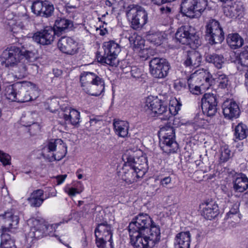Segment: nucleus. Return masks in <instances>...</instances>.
<instances>
[{"label":"nucleus","mask_w":248,"mask_h":248,"mask_svg":"<svg viewBox=\"0 0 248 248\" xmlns=\"http://www.w3.org/2000/svg\"><path fill=\"white\" fill-rule=\"evenodd\" d=\"M34 54L31 51L20 50L15 46L8 47L0 56L1 64L6 67L12 68L16 76L24 77L26 68L24 64V59L30 60L34 58Z\"/></svg>","instance_id":"nucleus-1"},{"label":"nucleus","mask_w":248,"mask_h":248,"mask_svg":"<svg viewBox=\"0 0 248 248\" xmlns=\"http://www.w3.org/2000/svg\"><path fill=\"white\" fill-rule=\"evenodd\" d=\"M181 103L175 97L170 100L169 108L166 103L153 96L146 97L143 102L144 109L153 116H161L163 120H169L172 115H176L180 110Z\"/></svg>","instance_id":"nucleus-2"},{"label":"nucleus","mask_w":248,"mask_h":248,"mask_svg":"<svg viewBox=\"0 0 248 248\" xmlns=\"http://www.w3.org/2000/svg\"><path fill=\"white\" fill-rule=\"evenodd\" d=\"M81 90L92 96H98L104 92V80L93 72H83L80 76Z\"/></svg>","instance_id":"nucleus-3"},{"label":"nucleus","mask_w":248,"mask_h":248,"mask_svg":"<svg viewBox=\"0 0 248 248\" xmlns=\"http://www.w3.org/2000/svg\"><path fill=\"white\" fill-rule=\"evenodd\" d=\"M32 223L30 231L26 235V238L27 242L30 244L33 242L34 240L41 238L44 236H58L55 234L56 229L62 223L68 222V220L60 222L59 223L46 225L36 219H32L29 221V223Z\"/></svg>","instance_id":"nucleus-4"},{"label":"nucleus","mask_w":248,"mask_h":248,"mask_svg":"<svg viewBox=\"0 0 248 248\" xmlns=\"http://www.w3.org/2000/svg\"><path fill=\"white\" fill-rule=\"evenodd\" d=\"M211 75L206 70L200 69L192 74L187 79L189 90L199 95L208 90L212 84Z\"/></svg>","instance_id":"nucleus-5"},{"label":"nucleus","mask_w":248,"mask_h":248,"mask_svg":"<svg viewBox=\"0 0 248 248\" xmlns=\"http://www.w3.org/2000/svg\"><path fill=\"white\" fill-rule=\"evenodd\" d=\"M131 243L134 248H153L160 239V232L156 227L151 232H129Z\"/></svg>","instance_id":"nucleus-6"},{"label":"nucleus","mask_w":248,"mask_h":248,"mask_svg":"<svg viewBox=\"0 0 248 248\" xmlns=\"http://www.w3.org/2000/svg\"><path fill=\"white\" fill-rule=\"evenodd\" d=\"M44 158L49 161L60 160L67 153V146L60 139L52 140L45 143L41 149Z\"/></svg>","instance_id":"nucleus-7"},{"label":"nucleus","mask_w":248,"mask_h":248,"mask_svg":"<svg viewBox=\"0 0 248 248\" xmlns=\"http://www.w3.org/2000/svg\"><path fill=\"white\" fill-rule=\"evenodd\" d=\"M156 227L160 232V227L155 223L149 215L140 213L135 217L128 225L129 232H151V229Z\"/></svg>","instance_id":"nucleus-8"},{"label":"nucleus","mask_w":248,"mask_h":248,"mask_svg":"<svg viewBox=\"0 0 248 248\" xmlns=\"http://www.w3.org/2000/svg\"><path fill=\"white\" fill-rule=\"evenodd\" d=\"M123 160L124 162L125 170H141L142 168L140 166L147 162V159L143 152L140 149H130L127 150L123 155Z\"/></svg>","instance_id":"nucleus-9"},{"label":"nucleus","mask_w":248,"mask_h":248,"mask_svg":"<svg viewBox=\"0 0 248 248\" xmlns=\"http://www.w3.org/2000/svg\"><path fill=\"white\" fill-rule=\"evenodd\" d=\"M104 56H97V61L103 64H106L112 66L118 64L117 57L121 51L120 45L114 41H109L103 44Z\"/></svg>","instance_id":"nucleus-10"},{"label":"nucleus","mask_w":248,"mask_h":248,"mask_svg":"<svg viewBox=\"0 0 248 248\" xmlns=\"http://www.w3.org/2000/svg\"><path fill=\"white\" fill-rule=\"evenodd\" d=\"M158 135L160 146L164 152L170 154L177 151L178 144L175 141V133L172 127L166 126L162 127Z\"/></svg>","instance_id":"nucleus-11"},{"label":"nucleus","mask_w":248,"mask_h":248,"mask_svg":"<svg viewBox=\"0 0 248 248\" xmlns=\"http://www.w3.org/2000/svg\"><path fill=\"white\" fill-rule=\"evenodd\" d=\"M207 6V0H184L181 6L182 13L190 18L201 16Z\"/></svg>","instance_id":"nucleus-12"},{"label":"nucleus","mask_w":248,"mask_h":248,"mask_svg":"<svg viewBox=\"0 0 248 248\" xmlns=\"http://www.w3.org/2000/svg\"><path fill=\"white\" fill-rule=\"evenodd\" d=\"M126 15L131 20L133 28L138 29L143 26L147 22L148 14L144 8L137 5H130L127 7Z\"/></svg>","instance_id":"nucleus-13"},{"label":"nucleus","mask_w":248,"mask_h":248,"mask_svg":"<svg viewBox=\"0 0 248 248\" xmlns=\"http://www.w3.org/2000/svg\"><path fill=\"white\" fill-rule=\"evenodd\" d=\"M20 215L19 211L11 209L0 215V230L6 231L17 228Z\"/></svg>","instance_id":"nucleus-14"},{"label":"nucleus","mask_w":248,"mask_h":248,"mask_svg":"<svg viewBox=\"0 0 248 248\" xmlns=\"http://www.w3.org/2000/svg\"><path fill=\"white\" fill-rule=\"evenodd\" d=\"M170 68L169 63L163 58H155L150 62V72L155 78H165L168 75Z\"/></svg>","instance_id":"nucleus-15"},{"label":"nucleus","mask_w":248,"mask_h":248,"mask_svg":"<svg viewBox=\"0 0 248 248\" xmlns=\"http://www.w3.org/2000/svg\"><path fill=\"white\" fill-rule=\"evenodd\" d=\"M206 33L211 43H220L224 40V33L219 23L215 19L210 20L207 23Z\"/></svg>","instance_id":"nucleus-16"},{"label":"nucleus","mask_w":248,"mask_h":248,"mask_svg":"<svg viewBox=\"0 0 248 248\" xmlns=\"http://www.w3.org/2000/svg\"><path fill=\"white\" fill-rule=\"evenodd\" d=\"M29 22V18L26 16L19 17L14 15L13 13L7 14L6 19L4 21L14 33L18 32L26 29Z\"/></svg>","instance_id":"nucleus-17"},{"label":"nucleus","mask_w":248,"mask_h":248,"mask_svg":"<svg viewBox=\"0 0 248 248\" xmlns=\"http://www.w3.org/2000/svg\"><path fill=\"white\" fill-rule=\"evenodd\" d=\"M175 39L180 43L187 45L195 43L196 41L198 42L195 32L192 31V28L188 26L178 28L175 33Z\"/></svg>","instance_id":"nucleus-18"},{"label":"nucleus","mask_w":248,"mask_h":248,"mask_svg":"<svg viewBox=\"0 0 248 248\" xmlns=\"http://www.w3.org/2000/svg\"><path fill=\"white\" fill-rule=\"evenodd\" d=\"M202 108L203 114L209 117L215 115L217 111V98L213 93H205L201 100Z\"/></svg>","instance_id":"nucleus-19"},{"label":"nucleus","mask_w":248,"mask_h":248,"mask_svg":"<svg viewBox=\"0 0 248 248\" xmlns=\"http://www.w3.org/2000/svg\"><path fill=\"white\" fill-rule=\"evenodd\" d=\"M55 31L52 28H46L35 32L32 35V40L41 45H50L55 39Z\"/></svg>","instance_id":"nucleus-20"},{"label":"nucleus","mask_w":248,"mask_h":248,"mask_svg":"<svg viewBox=\"0 0 248 248\" xmlns=\"http://www.w3.org/2000/svg\"><path fill=\"white\" fill-rule=\"evenodd\" d=\"M23 102L35 100L40 95V90L38 86L29 81L21 83Z\"/></svg>","instance_id":"nucleus-21"},{"label":"nucleus","mask_w":248,"mask_h":248,"mask_svg":"<svg viewBox=\"0 0 248 248\" xmlns=\"http://www.w3.org/2000/svg\"><path fill=\"white\" fill-rule=\"evenodd\" d=\"M58 47L62 52L69 55L76 53L78 49V42L68 37H62L58 43Z\"/></svg>","instance_id":"nucleus-22"},{"label":"nucleus","mask_w":248,"mask_h":248,"mask_svg":"<svg viewBox=\"0 0 248 248\" xmlns=\"http://www.w3.org/2000/svg\"><path fill=\"white\" fill-rule=\"evenodd\" d=\"M95 241L112 240V228L107 222H103L99 224L94 231Z\"/></svg>","instance_id":"nucleus-23"},{"label":"nucleus","mask_w":248,"mask_h":248,"mask_svg":"<svg viewBox=\"0 0 248 248\" xmlns=\"http://www.w3.org/2000/svg\"><path fill=\"white\" fill-rule=\"evenodd\" d=\"M21 83H16L7 87L4 96L10 101L23 102Z\"/></svg>","instance_id":"nucleus-24"},{"label":"nucleus","mask_w":248,"mask_h":248,"mask_svg":"<svg viewBox=\"0 0 248 248\" xmlns=\"http://www.w3.org/2000/svg\"><path fill=\"white\" fill-rule=\"evenodd\" d=\"M233 62L238 70L242 71L248 67V46H245L241 50L234 52Z\"/></svg>","instance_id":"nucleus-25"},{"label":"nucleus","mask_w":248,"mask_h":248,"mask_svg":"<svg viewBox=\"0 0 248 248\" xmlns=\"http://www.w3.org/2000/svg\"><path fill=\"white\" fill-rule=\"evenodd\" d=\"M203 207L202 215L206 219L211 220L215 218L219 213L217 203L213 201L206 202L202 204Z\"/></svg>","instance_id":"nucleus-26"},{"label":"nucleus","mask_w":248,"mask_h":248,"mask_svg":"<svg viewBox=\"0 0 248 248\" xmlns=\"http://www.w3.org/2000/svg\"><path fill=\"white\" fill-rule=\"evenodd\" d=\"M62 110V115L65 122L73 125L78 124L80 122V112L77 110L70 108H65Z\"/></svg>","instance_id":"nucleus-27"},{"label":"nucleus","mask_w":248,"mask_h":248,"mask_svg":"<svg viewBox=\"0 0 248 248\" xmlns=\"http://www.w3.org/2000/svg\"><path fill=\"white\" fill-rule=\"evenodd\" d=\"M202 59L201 54L198 51L193 50L188 52L184 64L186 67L195 68L200 65Z\"/></svg>","instance_id":"nucleus-28"},{"label":"nucleus","mask_w":248,"mask_h":248,"mask_svg":"<svg viewBox=\"0 0 248 248\" xmlns=\"http://www.w3.org/2000/svg\"><path fill=\"white\" fill-rule=\"evenodd\" d=\"M72 26L73 23L70 20L65 18H58L55 21L52 29L55 31V34L59 36L71 28Z\"/></svg>","instance_id":"nucleus-29"},{"label":"nucleus","mask_w":248,"mask_h":248,"mask_svg":"<svg viewBox=\"0 0 248 248\" xmlns=\"http://www.w3.org/2000/svg\"><path fill=\"white\" fill-rule=\"evenodd\" d=\"M190 233L189 232H181L175 237L176 248H190Z\"/></svg>","instance_id":"nucleus-30"},{"label":"nucleus","mask_w":248,"mask_h":248,"mask_svg":"<svg viewBox=\"0 0 248 248\" xmlns=\"http://www.w3.org/2000/svg\"><path fill=\"white\" fill-rule=\"evenodd\" d=\"M113 126L115 132L118 136L124 138L127 136L129 125L127 121L115 120L113 122Z\"/></svg>","instance_id":"nucleus-31"},{"label":"nucleus","mask_w":248,"mask_h":248,"mask_svg":"<svg viewBox=\"0 0 248 248\" xmlns=\"http://www.w3.org/2000/svg\"><path fill=\"white\" fill-rule=\"evenodd\" d=\"M47 198H44V191L37 189L33 191L28 198V201L32 207H40Z\"/></svg>","instance_id":"nucleus-32"},{"label":"nucleus","mask_w":248,"mask_h":248,"mask_svg":"<svg viewBox=\"0 0 248 248\" xmlns=\"http://www.w3.org/2000/svg\"><path fill=\"white\" fill-rule=\"evenodd\" d=\"M63 189L69 196L74 197L82 192L84 186L80 182L74 181L70 184L66 185Z\"/></svg>","instance_id":"nucleus-33"},{"label":"nucleus","mask_w":248,"mask_h":248,"mask_svg":"<svg viewBox=\"0 0 248 248\" xmlns=\"http://www.w3.org/2000/svg\"><path fill=\"white\" fill-rule=\"evenodd\" d=\"M166 34L160 31H150L146 35V39L151 43L155 45H161L166 39Z\"/></svg>","instance_id":"nucleus-34"},{"label":"nucleus","mask_w":248,"mask_h":248,"mask_svg":"<svg viewBox=\"0 0 248 248\" xmlns=\"http://www.w3.org/2000/svg\"><path fill=\"white\" fill-rule=\"evenodd\" d=\"M205 60L209 63H212L218 69L222 68L225 62L224 58L217 54H207L205 55Z\"/></svg>","instance_id":"nucleus-35"},{"label":"nucleus","mask_w":248,"mask_h":248,"mask_svg":"<svg viewBox=\"0 0 248 248\" xmlns=\"http://www.w3.org/2000/svg\"><path fill=\"white\" fill-rule=\"evenodd\" d=\"M38 117V114L36 112H29L26 116L22 117L21 121L25 124L24 125L26 126L32 125L37 130L41 128L40 125L35 122L36 118Z\"/></svg>","instance_id":"nucleus-36"},{"label":"nucleus","mask_w":248,"mask_h":248,"mask_svg":"<svg viewBox=\"0 0 248 248\" xmlns=\"http://www.w3.org/2000/svg\"><path fill=\"white\" fill-rule=\"evenodd\" d=\"M248 188V178L244 175L237 178L233 183V190L235 192L242 193Z\"/></svg>","instance_id":"nucleus-37"},{"label":"nucleus","mask_w":248,"mask_h":248,"mask_svg":"<svg viewBox=\"0 0 248 248\" xmlns=\"http://www.w3.org/2000/svg\"><path fill=\"white\" fill-rule=\"evenodd\" d=\"M222 108L224 117L231 120L232 118V99L225 100L222 104Z\"/></svg>","instance_id":"nucleus-38"},{"label":"nucleus","mask_w":248,"mask_h":248,"mask_svg":"<svg viewBox=\"0 0 248 248\" xmlns=\"http://www.w3.org/2000/svg\"><path fill=\"white\" fill-rule=\"evenodd\" d=\"M0 248H16L15 241L9 234L5 233L1 234Z\"/></svg>","instance_id":"nucleus-39"},{"label":"nucleus","mask_w":248,"mask_h":248,"mask_svg":"<svg viewBox=\"0 0 248 248\" xmlns=\"http://www.w3.org/2000/svg\"><path fill=\"white\" fill-rule=\"evenodd\" d=\"M129 41L135 51H138L139 49L144 47V40L140 35H135L130 38Z\"/></svg>","instance_id":"nucleus-40"},{"label":"nucleus","mask_w":248,"mask_h":248,"mask_svg":"<svg viewBox=\"0 0 248 248\" xmlns=\"http://www.w3.org/2000/svg\"><path fill=\"white\" fill-rule=\"evenodd\" d=\"M248 134V129L245 124L241 123L235 128V136L236 139L242 140L245 139Z\"/></svg>","instance_id":"nucleus-41"},{"label":"nucleus","mask_w":248,"mask_h":248,"mask_svg":"<svg viewBox=\"0 0 248 248\" xmlns=\"http://www.w3.org/2000/svg\"><path fill=\"white\" fill-rule=\"evenodd\" d=\"M54 6L50 2L48 1H44L43 7L42 8V12H41L42 16L48 17L50 16L54 11Z\"/></svg>","instance_id":"nucleus-42"},{"label":"nucleus","mask_w":248,"mask_h":248,"mask_svg":"<svg viewBox=\"0 0 248 248\" xmlns=\"http://www.w3.org/2000/svg\"><path fill=\"white\" fill-rule=\"evenodd\" d=\"M44 1L37 0L34 1L31 5V9L32 12L37 16H41L42 12Z\"/></svg>","instance_id":"nucleus-43"},{"label":"nucleus","mask_w":248,"mask_h":248,"mask_svg":"<svg viewBox=\"0 0 248 248\" xmlns=\"http://www.w3.org/2000/svg\"><path fill=\"white\" fill-rule=\"evenodd\" d=\"M95 244L98 248H114L113 240H101V241H95Z\"/></svg>","instance_id":"nucleus-44"},{"label":"nucleus","mask_w":248,"mask_h":248,"mask_svg":"<svg viewBox=\"0 0 248 248\" xmlns=\"http://www.w3.org/2000/svg\"><path fill=\"white\" fill-rule=\"evenodd\" d=\"M243 38L238 33H233V49L241 47L244 45Z\"/></svg>","instance_id":"nucleus-45"},{"label":"nucleus","mask_w":248,"mask_h":248,"mask_svg":"<svg viewBox=\"0 0 248 248\" xmlns=\"http://www.w3.org/2000/svg\"><path fill=\"white\" fill-rule=\"evenodd\" d=\"M235 17L238 19H241L245 15L244 9L243 5L241 2H238L236 4L235 8Z\"/></svg>","instance_id":"nucleus-46"},{"label":"nucleus","mask_w":248,"mask_h":248,"mask_svg":"<svg viewBox=\"0 0 248 248\" xmlns=\"http://www.w3.org/2000/svg\"><path fill=\"white\" fill-rule=\"evenodd\" d=\"M11 156L3 151L0 150V161L4 166L11 164Z\"/></svg>","instance_id":"nucleus-47"},{"label":"nucleus","mask_w":248,"mask_h":248,"mask_svg":"<svg viewBox=\"0 0 248 248\" xmlns=\"http://www.w3.org/2000/svg\"><path fill=\"white\" fill-rule=\"evenodd\" d=\"M194 121L196 124L199 127H204L207 125L208 123L207 120H205L203 118V116L202 114L196 116V117L195 118Z\"/></svg>","instance_id":"nucleus-48"},{"label":"nucleus","mask_w":248,"mask_h":248,"mask_svg":"<svg viewBox=\"0 0 248 248\" xmlns=\"http://www.w3.org/2000/svg\"><path fill=\"white\" fill-rule=\"evenodd\" d=\"M211 78L213 80L212 84L214 81H217V82L219 83V86L221 88H225L226 87L227 84V79L225 75H220L219 77L217 78H213L211 77Z\"/></svg>","instance_id":"nucleus-49"},{"label":"nucleus","mask_w":248,"mask_h":248,"mask_svg":"<svg viewBox=\"0 0 248 248\" xmlns=\"http://www.w3.org/2000/svg\"><path fill=\"white\" fill-rule=\"evenodd\" d=\"M136 52L138 53L139 56L143 60H146L150 55V50L147 48H144V47L139 49L138 51Z\"/></svg>","instance_id":"nucleus-50"},{"label":"nucleus","mask_w":248,"mask_h":248,"mask_svg":"<svg viewBox=\"0 0 248 248\" xmlns=\"http://www.w3.org/2000/svg\"><path fill=\"white\" fill-rule=\"evenodd\" d=\"M130 72L131 76L136 79H139L142 75L141 70L137 67H132Z\"/></svg>","instance_id":"nucleus-51"},{"label":"nucleus","mask_w":248,"mask_h":248,"mask_svg":"<svg viewBox=\"0 0 248 248\" xmlns=\"http://www.w3.org/2000/svg\"><path fill=\"white\" fill-rule=\"evenodd\" d=\"M230 156V151L228 149H224L221 151L220 159L221 162H225L229 158Z\"/></svg>","instance_id":"nucleus-52"},{"label":"nucleus","mask_w":248,"mask_h":248,"mask_svg":"<svg viewBox=\"0 0 248 248\" xmlns=\"http://www.w3.org/2000/svg\"><path fill=\"white\" fill-rule=\"evenodd\" d=\"M1 192L4 193V196H3V198L2 194L0 196V203L4 202V201H7L9 200L10 198L8 196V191H7V189L4 187H2L1 189Z\"/></svg>","instance_id":"nucleus-53"},{"label":"nucleus","mask_w":248,"mask_h":248,"mask_svg":"<svg viewBox=\"0 0 248 248\" xmlns=\"http://www.w3.org/2000/svg\"><path fill=\"white\" fill-rule=\"evenodd\" d=\"M132 174L134 177L133 181H137V179L142 178L145 175V171H132Z\"/></svg>","instance_id":"nucleus-54"},{"label":"nucleus","mask_w":248,"mask_h":248,"mask_svg":"<svg viewBox=\"0 0 248 248\" xmlns=\"http://www.w3.org/2000/svg\"><path fill=\"white\" fill-rule=\"evenodd\" d=\"M233 118H238L240 114V110L238 105L233 102Z\"/></svg>","instance_id":"nucleus-55"},{"label":"nucleus","mask_w":248,"mask_h":248,"mask_svg":"<svg viewBox=\"0 0 248 248\" xmlns=\"http://www.w3.org/2000/svg\"><path fill=\"white\" fill-rule=\"evenodd\" d=\"M67 177L66 174L58 175L56 177L57 185H60L63 183Z\"/></svg>","instance_id":"nucleus-56"},{"label":"nucleus","mask_w":248,"mask_h":248,"mask_svg":"<svg viewBox=\"0 0 248 248\" xmlns=\"http://www.w3.org/2000/svg\"><path fill=\"white\" fill-rule=\"evenodd\" d=\"M171 182V179L170 177H166L162 179L160 181L161 185L163 186H165L169 184H170Z\"/></svg>","instance_id":"nucleus-57"},{"label":"nucleus","mask_w":248,"mask_h":248,"mask_svg":"<svg viewBox=\"0 0 248 248\" xmlns=\"http://www.w3.org/2000/svg\"><path fill=\"white\" fill-rule=\"evenodd\" d=\"M96 31L98 33L102 36L105 35L108 33V30L106 28H104L103 26L100 28H97Z\"/></svg>","instance_id":"nucleus-58"},{"label":"nucleus","mask_w":248,"mask_h":248,"mask_svg":"<svg viewBox=\"0 0 248 248\" xmlns=\"http://www.w3.org/2000/svg\"><path fill=\"white\" fill-rule=\"evenodd\" d=\"M160 10L161 13L163 14H168L170 13L171 11L170 8L168 7H162L160 8Z\"/></svg>","instance_id":"nucleus-59"},{"label":"nucleus","mask_w":248,"mask_h":248,"mask_svg":"<svg viewBox=\"0 0 248 248\" xmlns=\"http://www.w3.org/2000/svg\"><path fill=\"white\" fill-rule=\"evenodd\" d=\"M62 71L58 69L53 70V74L56 77H59L62 74Z\"/></svg>","instance_id":"nucleus-60"},{"label":"nucleus","mask_w":248,"mask_h":248,"mask_svg":"<svg viewBox=\"0 0 248 248\" xmlns=\"http://www.w3.org/2000/svg\"><path fill=\"white\" fill-rule=\"evenodd\" d=\"M152 2L155 4L160 5L164 3V0H151Z\"/></svg>","instance_id":"nucleus-61"},{"label":"nucleus","mask_w":248,"mask_h":248,"mask_svg":"<svg viewBox=\"0 0 248 248\" xmlns=\"http://www.w3.org/2000/svg\"><path fill=\"white\" fill-rule=\"evenodd\" d=\"M222 190H223V191L225 193H226V194L228 195V196L229 197H230V196H232V192L231 191L230 194V193H229V192L228 191V189L227 188V187H226V186H223L222 187Z\"/></svg>","instance_id":"nucleus-62"},{"label":"nucleus","mask_w":248,"mask_h":248,"mask_svg":"<svg viewBox=\"0 0 248 248\" xmlns=\"http://www.w3.org/2000/svg\"><path fill=\"white\" fill-rule=\"evenodd\" d=\"M243 198L245 199L246 204L248 208V191L243 195Z\"/></svg>","instance_id":"nucleus-63"},{"label":"nucleus","mask_w":248,"mask_h":248,"mask_svg":"<svg viewBox=\"0 0 248 248\" xmlns=\"http://www.w3.org/2000/svg\"><path fill=\"white\" fill-rule=\"evenodd\" d=\"M245 76L246 78L245 84L246 86H248V70Z\"/></svg>","instance_id":"nucleus-64"}]
</instances>
